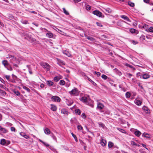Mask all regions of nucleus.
<instances>
[{
  "label": "nucleus",
  "mask_w": 153,
  "mask_h": 153,
  "mask_svg": "<svg viewBox=\"0 0 153 153\" xmlns=\"http://www.w3.org/2000/svg\"><path fill=\"white\" fill-rule=\"evenodd\" d=\"M51 136L54 140L56 142H57L56 137L53 134L51 133Z\"/></svg>",
  "instance_id": "30"
},
{
  "label": "nucleus",
  "mask_w": 153,
  "mask_h": 153,
  "mask_svg": "<svg viewBox=\"0 0 153 153\" xmlns=\"http://www.w3.org/2000/svg\"><path fill=\"white\" fill-rule=\"evenodd\" d=\"M64 13L66 15H69V13L67 11L65 8L62 9Z\"/></svg>",
  "instance_id": "40"
},
{
  "label": "nucleus",
  "mask_w": 153,
  "mask_h": 153,
  "mask_svg": "<svg viewBox=\"0 0 153 153\" xmlns=\"http://www.w3.org/2000/svg\"><path fill=\"white\" fill-rule=\"evenodd\" d=\"M40 65L46 71H48L50 70V66L48 63L42 62L40 63Z\"/></svg>",
  "instance_id": "3"
},
{
  "label": "nucleus",
  "mask_w": 153,
  "mask_h": 153,
  "mask_svg": "<svg viewBox=\"0 0 153 153\" xmlns=\"http://www.w3.org/2000/svg\"><path fill=\"white\" fill-rule=\"evenodd\" d=\"M60 79L59 76H56L54 77L53 80L56 82H58Z\"/></svg>",
  "instance_id": "39"
},
{
  "label": "nucleus",
  "mask_w": 153,
  "mask_h": 153,
  "mask_svg": "<svg viewBox=\"0 0 153 153\" xmlns=\"http://www.w3.org/2000/svg\"><path fill=\"white\" fill-rule=\"evenodd\" d=\"M116 73L119 76H120L122 74V73L121 71L119 70H117V71H116Z\"/></svg>",
  "instance_id": "53"
},
{
  "label": "nucleus",
  "mask_w": 153,
  "mask_h": 153,
  "mask_svg": "<svg viewBox=\"0 0 153 153\" xmlns=\"http://www.w3.org/2000/svg\"><path fill=\"white\" fill-rule=\"evenodd\" d=\"M46 36L49 38H53V34L51 31H48L46 34Z\"/></svg>",
  "instance_id": "12"
},
{
  "label": "nucleus",
  "mask_w": 153,
  "mask_h": 153,
  "mask_svg": "<svg viewBox=\"0 0 153 153\" xmlns=\"http://www.w3.org/2000/svg\"><path fill=\"white\" fill-rule=\"evenodd\" d=\"M92 13L94 15H95L99 17H102V13L98 10H95L94 11H93Z\"/></svg>",
  "instance_id": "7"
},
{
  "label": "nucleus",
  "mask_w": 153,
  "mask_h": 153,
  "mask_svg": "<svg viewBox=\"0 0 153 153\" xmlns=\"http://www.w3.org/2000/svg\"><path fill=\"white\" fill-rule=\"evenodd\" d=\"M86 9L88 10H90L91 9V7L90 5H88L86 7Z\"/></svg>",
  "instance_id": "57"
},
{
  "label": "nucleus",
  "mask_w": 153,
  "mask_h": 153,
  "mask_svg": "<svg viewBox=\"0 0 153 153\" xmlns=\"http://www.w3.org/2000/svg\"><path fill=\"white\" fill-rule=\"evenodd\" d=\"M121 17L123 19L128 22H130L129 18L127 16L125 15H122L121 16Z\"/></svg>",
  "instance_id": "18"
},
{
  "label": "nucleus",
  "mask_w": 153,
  "mask_h": 153,
  "mask_svg": "<svg viewBox=\"0 0 153 153\" xmlns=\"http://www.w3.org/2000/svg\"><path fill=\"white\" fill-rule=\"evenodd\" d=\"M10 141L6 140V143H5V146H7V145L10 144Z\"/></svg>",
  "instance_id": "55"
},
{
  "label": "nucleus",
  "mask_w": 153,
  "mask_h": 153,
  "mask_svg": "<svg viewBox=\"0 0 153 153\" xmlns=\"http://www.w3.org/2000/svg\"><path fill=\"white\" fill-rule=\"evenodd\" d=\"M142 77V78L143 79H146L149 78L150 77V76L148 74L146 73L143 74Z\"/></svg>",
  "instance_id": "20"
},
{
  "label": "nucleus",
  "mask_w": 153,
  "mask_h": 153,
  "mask_svg": "<svg viewBox=\"0 0 153 153\" xmlns=\"http://www.w3.org/2000/svg\"><path fill=\"white\" fill-rule=\"evenodd\" d=\"M101 77L104 80H106L108 79V80H109L110 79L109 78H108L106 75L104 74L102 75Z\"/></svg>",
  "instance_id": "29"
},
{
  "label": "nucleus",
  "mask_w": 153,
  "mask_h": 153,
  "mask_svg": "<svg viewBox=\"0 0 153 153\" xmlns=\"http://www.w3.org/2000/svg\"><path fill=\"white\" fill-rule=\"evenodd\" d=\"M29 41L32 43L34 44L35 43H36V39H35L32 38L31 37L30 39V40Z\"/></svg>",
  "instance_id": "33"
},
{
  "label": "nucleus",
  "mask_w": 153,
  "mask_h": 153,
  "mask_svg": "<svg viewBox=\"0 0 153 153\" xmlns=\"http://www.w3.org/2000/svg\"><path fill=\"white\" fill-rule=\"evenodd\" d=\"M98 124L100 127H102L103 129L105 127V125L101 122H99Z\"/></svg>",
  "instance_id": "34"
},
{
  "label": "nucleus",
  "mask_w": 153,
  "mask_h": 153,
  "mask_svg": "<svg viewBox=\"0 0 153 153\" xmlns=\"http://www.w3.org/2000/svg\"><path fill=\"white\" fill-rule=\"evenodd\" d=\"M131 96L130 93L129 92H127L126 94V97L127 98H129Z\"/></svg>",
  "instance_id": "43"
},
{
  "label": "nucleus",
  "mask_w": 153,
  "mask_h": 153,
  "mask_svg": "<svg viewBox=\"0 0 153 153\" xmlns=\"http://www.w3.org/2000/svg\"><path fill=\"white\" fill-rule=\"evenodd\" d=\"M126 75L130 78L131 77V76H132V75L131 74L129 73H126Z\"/></svg>",
  "instance_id": "60"
},
{
  "label": "nucleus",
  "mask_w": 153,
  "mask_h": 153,
  "mask_svg": "<svg viewBox=\"0 0 153 153\" xmlns=\"http://www.w3.org/2000/svg\"><path fill=\"white\" fill-rule=\"evenodd\" d=\"M149 135H150V134L148 133H143L142 134V136L143 137H146V138H150V137L148 136H149Z\"/></svg>",
  "instance_id": "24"
},
{
  "label": "nucleus",
  "mask_w": 153,
  "mask_h": 153,
  "mask_svg": "<svg viewBox=\"0 0 153 153\" xmlns=\"http://www.w3.org/2000/svg\"><path fill=\"white\" fill-rule=\"evenodd\" d=\"M6 140L4 139H1L0 141V144L2 145H5Z\"/></svg>",
  "instance_id": "27"
},
{
  "label": "nucleus",
  "mask_w": 153,
  "mask_h": 153,
  "mask_svg": "<svg viewBox=\"0 0 153 153\" xmlns=\"http://www.w3.org/2000/svg\"><path fill=\"white\" fill-rule=\"evenodd\" d=\"M96 24H97V25L98 26L100 27H102V25L100 22H97Z\"/></svg>",
  "instance_id": "61"
},
{
  "label": "nucleus",
  "mask_w": 153,
  "mask_h": 153,
  "mask_svg": "<svg viewBox=\"0 0 153 153\" xmlns=\"http://www.w3.org/2000/svg\"><path fill=\"white\" fill-rule=\"evenodd\" d=\"M0 131L3 133H5L7 131L5 128L1 126H0Z\"/></svg>",
  "instance_id": "22"
},
{
  "label": "nucleus",
  "mask_w": 153,
  "mask_h": 153,
  "mask_svg": "<svg viewBox=\"0 0 153 153\" xmlns=\"http://www.w3.org/2000/svg\"><path fill=\"white\" fill-rule=\"evenodd\" d=\"M135 29L134 28H131L130 30V32L132 33H134L135 32Z\"/></svg>",
  "instance_id": "49"
},
{
  "label": "nucleus",
  "mask_w": 153,
  "mask_h": 153,
  "mask_svg": "<svg viewBox=\"0 0 153 153\" xmlns=\"http://www.w3.org/2000/svg\"><path fill=\"white\" fill-rule=\"evenodd\" d=\"M117 129L119 130V131L123 133H125L126 132L125 130L124 129H122L120 128H117Z\"/></svg>",
  "instance_id": "42"
},
{
  "label": "nucleus",
  "mask_w": 153,
  "mask_h": 153,
  "mask_svg": "<svg viewBox=\"0 0 153 153\" xmlns=\"http://www.w3.org/2000/svg\"><path fill=\"white\" fill-rule=\"evenodd\" d=\"M128 5L131 7H134V3L130 1H128Z\"/></svg>",
  "instance_id": "32"
},
{
  "label": "nucleus",
  "mask_w": 153,
  "mask_h": 153,
  "mask_svg": "<svg viewBox=\"0 0 153 153\" xmlns=\"http://www.w3.org/2000/svg\"><path fill=\"white\" fill-rule=\"evenodd\" d=\"M20 22L21 23L23 24L26 25L27 24H29V23L28 22V21L26 20L22 19L21 20Z\"/></svg>",
  "instance_id": "25"
},
{
  "label": "nucleus",
  "mask_w": 153,
  "mask_h": 153,
  "mask_svg": "<svg viewBox=\"0 0 153 153\" xmlns=\"http://www.w3.org/2000/svg\"><path fill=\"white\" fill-rule=\"evenodd\" d=\"M71 134L72 135V137L74 138V140L76 142H77L78 141V140L77 139V137L76 135L74 134L73 132H71Z\"/></svg>",
  "instance_id": "35"
},
{
  "label": "nucleus",
  "mask_w": 153,
  "mask_h": 153,
  "mask_svg": "<svg viewBox=\"0 0 153 153\" xmlns=\"http://www.w3.org/2000/svg\"><path fill=\"white\" fill-rule=\"evenodd\" d=\"M77 128L78 130H83V128L82 126L80 125H78L77 126Z\"/></svg>",
  "instance_id": "38"
},
{
  "label": "nucleus",
  "mask_w": 153,
  "mask_h": 153,
  "mask_svg": "<svg viewBox=\"0 0 153 153\" xmlns=\"http://www.w3.org/2000/svg\"><path fill=\"white\" fill-rule=\"evenodd\" d=\"M75 112L76 114H78L79 115H80L81 114V111L79 109H77L75 110Z\"/></svg>",
  "instance_id": "36"
},
{
  "label": "nucleus",
  "mask_w": 153,
  "mask_h": 153,
  "mask_svg": "<svg viewBox=\"0 0 153 153\" xmlns=\"http://www.w3.org/2000/svg\"><path fill=\"white\" fill-rule=\"evenodd\" d=\"M0 93L3 95H5L6 94V93L4 91L0 89Z\"/></svg>",
  "instance_id": "48"
},
{
  "label": "nucleus",
  "mask_w": 153,
  "mask_h": 153,
  "mask_svg": "<svg viewBox=\"0 0 153 153\" xmlns=\"http://www.w3.org/2000/svg\"><path fill=\"white\" fill-rule=\"evenodd\" d=\"M81 116L84 119H85L86 117V116L84 113H82V114Z\"/></svg>",
  "instance_id": "56"
},
{
  "label": "nucleus",
  "mask_w": 153,
  "mask_h": 153,
  "mask_svg": "<svg viewBox=\"0 0 153 153\" xmlns=\"http://www.w3.org/2000/svg\"><path fill=\"white\" fill-rule=\"evenodd\" d=\"M142 102V100H140L137 98H136L134 101V103L138 106L141 105Z\"/></svg>",
  "instance_id": "10"
},
{
  "label": "nucleus",
  "mask_w": 153,
  "mask_h": 153,
  "mask_svg": "<svg viewBox=\"0 0 153 153\" xmlns=\"http://www.w3.org/2000/svg\"><path fill=\"white\" fill-rule=\"evenodd\" d=\"M87 38L89 40L91 41H92L95 42V39L93 37H90L89 36H87Z\"/></svg>",
  "instance_id": "31"
},
{
  "label": "nucleus",
  "mask_w": 153,
  "mask_h": 153,
  "mask_svg": "<svg viewBox=\"0 0 153 153\" xmlns=\"http://www.w3.org/2000/svg\"><path fill=\"white\" fill-rule=\"evenodd\" d=\"M61 112L62 114L67 115H68V111L65 108L62 109L61 110Z\"/></svg>",
  "instance_id": "19"
},
{
  "label": "nucleus",
  "mask_w": 153,
  "mask_h": 153,
  "mask_svg": "<svg viewBox=\"0 0 153 153\" xmlns=\"http://www.w3.org/2000/svg\"><path fill=\"white\" fill-rule=\"evenodd\" d=\"M46 84L49 86L50 87L53 85L54 83L51 80L46 81Z\"/></svg>",
  "instance_id": "17"
},
{
  "label": "nucleus",
  "mask_w": 153,
  "mask_h": 153,
  "mask_svg": "<svg viewBox=\"0 0 153 153\" xmlns=\"http://www.w3.org/2000/svg\"><path fill=\"white\" fill-rule=\"evenodd\" d=\"M23 88L26 90L28 92H30V90L27 87H26V86H23Z\"/></svg>",
  "instance_id": "47"
},
{
  "label": "nucleus",
  "mask_w": 153,
  "mask_h": 153,
  "mask_svg": "<svg viewBox=\"0 0 153 153\" xmlns=\"http://www.w3.org/2000/svg\"><path fill=\"white\" fill-rule=\"evenodd\" d=\"M14 93L17 96H19L20 94V93L18 91H14Z\"/></svg>",
  "instance_id": "54"
},
{
  "label": "nucleus",
  "mask_w": 153,
  "mask_h": 153,
  "mask_svg": "<svg viewBox=\"0 0 153 153\" xmlns=\"http://www.w3.org/2000/svg\"><path fill=\"white\" fill-rule=\"evenodd\" d=\"M8 70L11 71L13 70V68L12 67L9 65L6 68Z\"/></svg>",
  "instance_id": "46"
},
{
  "label": "nucleus",
  "mask_w": 153,
  "mask_h": 153,
  "mask_svg": "<svg viewBox=\"0 0 153 153\" xmlns=\"http://www.w3.org/2000/svg\"><path fill=\"white\" fill-rule=\"evenodd\" d=\"M125 65L126 66L128 67L131 69H134V68L133 67V66L132 65H131L127 63H126L125 64Z\"/></svg>",
  "instance_id": "37"
},
{
  "label": "nucleus",
  "mask_w": 153,
  "mask_h": 153,
  "mask_svg": "<svg viewBox=\"0 0 153 153\" xmlns=\"http://www.w3.org/2000/svg\"><path fill=\"white\" fill-rule=\"evenodd\" d=\"M65 83V81L63 80H61L59 82V85H64Z\"/></svg>",
  "instance_id": "44"
},
{
  "label": "nucleus",
  "mask_w": 153,
  "mask_h": 153,
  "mask_svg": "<svg viewBox=\"0 0 153 153\" xmlns=\"http://www.w3.org/2000/svg\"><path fill=\"white\" fill-rule=\"evenodd\" d=\"M80 100L84 103L87 105L89 104V101L91 100L89 99V97L83 96L79 98Z\"/></svg>",
  "instance_id": "1"
},
{
  "label": "nucleus",
  "mask_w": 153,
  "mask_h": 153,
  "mask_svg": "<svg viewBox=\"0 0 153 153\" xmlns=\"http://www.w3.org/2000/svg\"><path fill=\"white\" fill-rule=\"evenodd\" d=\"M51 27L53 28L54 30H56V31H57L58 33H60L62 34L63 33V32L62 31V30H59V29L57 28L54 25H52Z\"/></svg>",
  "instance_id": "13"
},
{
  "label": "nucleus",
  "mask_w": 153,
  "mask_h": 153,
  "mask_svg": "<svg viewBox=\"0 0 153 153\" xmlns=\"http://www.w3.org/2000/svg\"><path fill=\"white\" fill-rule=\"evenodd\" d=\"M104 107V105L101 103L98 102L97 103V108L99 109L102 110Z\"/></svg>",
  "instance_id": "11"
},
{
  "label": "nucleus",
  "mask_w": 153,
  "mask_h": 153,
  "mask_svg": "<svg viewBox=\"0 0 153 153\" xmlns=\"http://www.w3.org/2000/svg\"><path fill=\"white\" fill-rule=\"evenodd\" d=\"M22 34L25 39H26L28 41L30 39V38L31 37V35H30L27 32H23Z\"/></svg>",
  "instance_id": "4"
},
{
  "label": "nucleus",
  "mask_w": 153,
  "mask_h": 153,
  "mask_svg": "<svg viewBox=\"0 0 153 153\" xmlns=\"http://www.w3.org/2000/svg\"><path fill=\"white\" fill-rule=\"evenodd\" d=\"M56 59L57 62V64H58L60 66L62 67V65H65V62L63 61L62 60L58 58H56Z\"/></svg>",
  "instance_id": "8"
},
{
  "label": "nucleus",
  "mask_w": 153,
  "mask_h": 153,
  "mask_svg": "<svg viewBox=\"0 0 153 153\" xmlns=\"http://www.w3.org/2000/svg\"><path fill=\"white\" fill-rule=\"evenodd\" d=\"M69 93L71 95L77 96L79 95V91L76 88H74V89L69 92Z\"/></svg>",
  "instance_id": "2"
},
{
  "label": "nucleus",
  "mask_w": 153,
  "mask_h": 153,
  "mask_svg": "<svg viewBox=\"0 0 153 153\" xmlns=\"http://www.w3.org/2000/svg\"><path fill=\"white\" fill-rule=\"evenodd\" d=\"M42 143L43 144V145L46 146V147H49V145L47 144V143L44 142H43Z\"/></svg>",
  "instance_id": "63"
},
{
  "label": "nucleus",
  "mask_w": 153,
  "mask_h": 153,
  "mask_svg": "<svg viewBox=\"0 0 153 153\" xmlns=\"http://www.w3.org/2000/svg\"><path fill=\"white\" fill-rule=\"evenodd\" d=\"M146 31L150 32H153V27H151L148 29L146 30Z\"/></svg>",
  "instance_id": "41"
},
{
  "label": "nucleus",
  "mask_w": 153,
  "mask_h": 153,
  "mask_svg": "<svg viewBox=\"0 0 153 153\" xmlns=\"http://www.w3.org/2000/svg\"><path fill=\"white\" fill-rule=\"evenodd\" d=\"M10 130L12 131L15 132L16 130V129L14 127H11L10 128Z\"/></svg>",
  "instance_id": "59"
},
{
  "label": "nucleus",
  "mask_w": 153,
  "mask_h": 153,
  "mask_svg": "<svg viewBox=\"0 0 153 153\" xmlns=\"http://www.w3.org/2000/svg\"><path fill=\"white\" fill-rule=\"evenodd\" d=\"M89 81L94 86H96L97 85V84L91 79H90Z\"/></svg>",
  "instance_id": "62"
},
{
  "label": "nucleus",
  "mask_w": 153,
  "mask_h": 153,
  "mask_svg": "<svg viewBox=\"0 0 153 153\" xmlns=\"http://www.w3.org/2000/svg\"><path fill=\"white\" fill-rule=\"evenodd\" d=\"M15 79H13L12 78V79L10 78V79H9V82H11L13 83H14L16 82L15 81Z\"/></svg>",
  "instance_id": "50"
},
{
  "label": "nucleus",
  "mask_w": 153,
  "mask_h": 153,
  "mask_svg": "<svg viewBox=\"0 0 153 153\" xmlns=\"http://www.w3.org/2000/svg\"><path fill=\"white\" fill-rule=\"evenodd\" d=\"M20 134L22 136L24 137L26 139H27L29 138V137L26 135L25 133L23 132H21L20 133Z\"/></svg>",
  "instance_id": "16"
},
{
  "label": "nucleus",
  "mask_w": 153,
  "mask_h": 153,
  "mask_svg": "<svg viewBox=\"0 0 153 153\" xmlns=\"http://www.w3.org/2000/svg\"><path fill=\"white\" fill-rule=\"evenodd\" d=\"M134 133L135 136L137 137H139L141 134V132L137 129H135Z\"/></svg>",
  "instance_id": "14"
},
{
  "label": "nucleus",
  "mask_w": 153,
  "mask_h": 153,
  "mask_svg": "<svg viewBox=\"0 0 153 153\" xmlns=\"http://www.w3.org/2000/svg\"><path fill=\"white\" fill-rule=\"evenodd\" d=\"M131 145L133 146H136L137 144L134 141H131Z\"/></svg>",
  "instance_id": "51"
},
{
  "label": "nucleus",
  "mask_w": 153,
  "mask_h": 153,
  "mask_svg": "<svg viewBox=\"0 0 153 153\" xmlns=\"http://www.w3.org/2000/svg\"><path fill=\"white\" fill-rule=\"evenodd\" d=\"M63 53L65 55L69 57H70L71 56V54L69 52L66 50L63 51Z\"/></svg>",
  "instance_id": "21"
},
{
  "label": "nucleus",
  "mask_w": 153,
  "mask_h": 153,
  "mask_svg": "<svg viewBox=\"0 0 153 153\" xmlns=\"http://www.w3.org/2000/svg\"><path fill=\"white\" fill-rule=\"evenodd\" d=\"M51 110L53 111H56L57 107L55 105L53 104L51 105Z\"/></svg>",
  "instance_id": "23"
},
{
  "label": "nucleus",
  "mask_w": 153,
  "mask_h": 153,
  "mask_svg": "<svg viewBox=\"0 0 153 153\" xmlns=\"http://www.w3.org/2000/svg\"><path fill=\"white\" fill-rule=\"evenodd\" d=\"M103 138V137H101L100 140V141L101 145L102 146L104 147L106 145L107 142L106 140H105Z\"/></svg>",
  "instance_id": "6"
},
{
  "label": "nucleus",
  "mask_w": 153,
  "mask_h": 153,
  "mask_svg": "<svg viewBox=\"0 0 153 153\" xmlns=\"http://www.w3.org/2000/svg\"><path fill=\"white\" fill-rule=\"evenodd\" d=\"M114 143H113L111 141H109L108 142V148L109 149L110 148H111L112 147H113V146H114Z\"/></svg>",
  "instance_id": "28"
},
{
  "label": "nucleus",
  "mask_w": 153,
  "mask_h": 153,
  "mask_svg": "<svg viewBox=\"0 0 153 153\" xmlns=\"http://www.w3.org/2000/svg\"><path fill=\"white\" fill-rule=\"evenodd\" d=\"M106 11L108 13H110L111 12V10L110 8H107L106 9Z\"/></svg>",
  "instance_id": "58"
},
{
  "label": "nucleus",
  "mask_w": 153,
  "mask_h": 153,
  "mask_svg": "<svg viewBox=\"0 0 153 153\" xmlns=\"http://www.w3.org/2000/svg\"><path fill=\"white\" fill-rule=\"evenodd\" d=\"M41 30H42V31L44 32H48V31H48V30H47L45 28H43L42 27H41L40 28Z\"/></svg>",
  "instance_id": "45"
},
{
  "label": "nucleus",
  "mask_w": 153,
  "mask_h": 153,
  "mask_svg": "<svg viewBox=\"0 0 153 153\" xmlns=\"http://www.w3.org/2000/svg\"><path fill=\"white\" fill-rule=\"evenodd\" d=\"M2 63L5 68L7 67V66H8L9 65L8 61L6 60H3L2 62Z\"/></svg>",
  "instance_id": "15"
},
{
  "label": "nucleus",
  "mask_w": 153,
  "mask_h": 153,
  "mask_svg": "<svg viewBox=\"0 0 153 153\" xmlns=\"http://www.w3.org/2000/svg\"><path fill=\"white\" fill-rule=\"evenodd\" d=\"M51 99L52 101L55 102H59L61 101L60 98L57 96H53Z\"/></svg>",
  "instance_id": "5"
},
{
  "label": "nucleus",
  "mask_w": 153,
  "mask_h": 153,
  "mask_svg": "<svg viewBox=\"0 0 153 153\" xmlns=\"http://www.w3.org/2000/svg\"><path fill=\"white\" fill-rule=\"evenodd\" d=\"M5 77L6 79L9 81V79H10V75H5L4 76Z\"/></svg>",
  "instance_id": "52"
},
{
  "label": "nucleus",
  "mask_w": 153,
  "mask_h": 153,
  "mask_svg": "<svg viewBox=\"0 0 153 153\" xmlns=\"http://www.w3.org/2000/svg\"><path fill=\"white\" fill-rule=\"evenodd\" d=\"M45 133L47 134H49L51 133V131L48 128H46L44 130Z\"/></svg>",
  "instance_id": "26"
},
{
  "label": "nucleus",
  "mask_w": 153,
  "mask_h": 153,
  "mask_svg": "<svg viewBox=\"0 0 153 153\" xmlns=\"http://www.w3.org/2000/svg\"><path fill=\"white\" fill-rule=\"evenodd\" d=\"M9 58L10 59V62L12 63H13L16 61V58L14 56L9 55Z\"/></svg>",
  "instance_id": "9"
},
{
  "label": "nucleus",
  "mask_w": 153,
  "mask_h": 153,
  "mask_svg": "<svg viewBox=\"0 0 153 153\" xmlns=\"http://www.w3.org/2000/svg\"><path fill=\"white\" fill-rule=\"evenodd\" d=\"M95 74L97 75L98 76H100V74H101V73L100 72H99L95 71Z\"/></svg>",
  "instance_id": "64"
}]
</instances>
